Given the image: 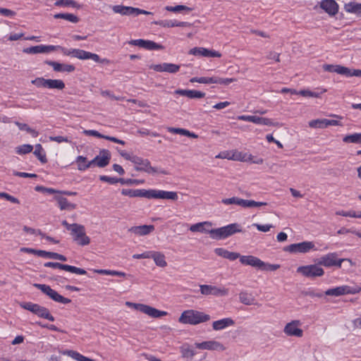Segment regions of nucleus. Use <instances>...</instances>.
I'll use <instances>...</instances> for the list:
<instances>
[{"mask_svg":"<svg viewBox=\"0 0 361 361\" xmlns=\"http://www.w3.org/2000/svg\"><path fill=\"white\" fill-rule=\"evenodd\" d=\"M56 49H60L61 52L66 56H72L77 59L81 60L86 59H92L95 62L104 63V64H109L110 61L107 59H100L99 56L97 54L91 53L89 51H86L82 49H68L66 48L60 47V46H54V45H37L34 47H27L23 49V52L30 54H36L39 53H49Z\"/></svg>","mask_w":361,"mask_h":361,"instance_id":"obj_1","label":"nucleus"},{"mask_svg":"<svg viewBox=\"0 0 361 361\" xmlns=\"http://www.w3.org/2000/svg\"><path fill=\"white\" fill-rule=\"evenodd\" d=\"M212 225V223L209 221L200 222L192 225L190 227V231L192 232L209 233L212 239L216 240L226 239L236 233H241L243 231L242 226L237 223L231 224L218 228L208 229L206 228V226L211 227Z\"/></svg>","mask_w":361,"mask_h":361,"instance_id":"obj_2","label":"nucleus"},{"mask_svg":"<svg viewBox=\"0 0 361 361\" xmlns=\"http://www.w3.org/2000/svg\"><path fill=\"white\" fill-rule=\"evenodd\" d=\"M209 319L210 316L207 314L195 310H188L181 313L178 322L184 324L197 325Z\"/></svg>","mask_w":361,"mask_h":361,"instance_id":"obj_3","label":"nucleus"},{"mask_svg":"<svg viewBox=\"0 0 361 361\" xmlns=\"http://www.w3.org/2000/svg\"><path fill=\"white\" fill-rule=\"evenodd\" d=\"M240 262L243 265H249L261 271H274L280 268L279 264H271L262 261L253 255H243L240 257Z\"/></svg>","mask_w":361,"mask_h":361,"instance_id":"obj_4","label":"nucleus"},{"mask_svg":"<svg viewBox=\"0 0 361 361\" xmlns=\"http://www.w3.org/2000/svg\"><path fill=\"white\" fill-rule=\"evenodd\" d=\"M20 305L22 308L32 312L33 314L37 315L39 317L48 319L51 322H54L55 319L47 307L41 306L38 304L27 302H22L20 304Z\"/></svg>","mask_w":361,"mask_h":361,"instance_id":"obj_5","label":"nucleus"},{"mask_svg":"<svg viewBox=\"0 0 361 361\" xmlns=\"http://www.w3.org/2000/svg\"><path fill=\"white\" fill-rule=\"evenodd\" d=\"M126 305L130 307H133L134 309L145 313L152 318H159L168 314V312L166 311H161L145 304L126 302Z\"/></svg>","mask_w":361,"mask_h":361,"instance_id":"obj_6","label":"nucleus"},{"mask_svg":"<svg viewBox=\"0 0 361 361\" xmlns=\"http://www.w3.org/2000/svg\"><path fill=\"white\" fill-rule=\"evenodd\" d=\"M130 161L135 164V169L137 171H144L147 173H156L160 172L163 174H167L166 171H159L157 168L152 166L150 161L148 159H145L135 155L132 157Z\"/></svg>","mask_w":361,"mask_h":361,"instance_id":"obj_7","label":"nucleus"},{"mask_svg":"<svg viewBox=\"0 0 361 361\" xmlns=\"http://www.w3.org/2000/svg\"><path fill=\"white\" fill-rule=\"evenodd\" d=\"M33 286L37 289L40 290L44 294L49 296L51 300L55 302L62 304H68L71 300L68 298H64L58 293L56 290L52 289L49 286L41 283H34Z\"/></svg>","mask_w":361,"mask_h":361,"instance_id":"obj_8","label":"nucleus"},{"mask_svg":"<svg viewBox=\"0 0 361 361\" xmlns=\"http://www.w3.org/2000/svg\"><path fill=\"white\" fill-rule=\"evenodd\" d=\"M348 261L351 262L350 259H339L336 252H331L321 257L318 260V264L325 267H337L341 268L342 262Z\"/></svg>","mask_w":361,"mask_h":361,"instance_id":"obj_9","label":"nucleus"},{"mask_svg":"<svg viewBox=\"0 0 361 361\" xmlns=\"http://www.w3.org/2000/svg\"><path fill=\"white\" fill-rule=\"evenodd\" d=\"M297 272L311 279L322 276L324 274V270L318 264V262L315 264L299 267Z\"/></svg>","mask_w":361,"mask_h":361,"instance_id":"obj_10","label":"nucleus"},{"mask_svg":"<svg viewBox=\"0 0 361 361\" xmlns=\"http://www.w3.org/2000/svg\"><path fill=\"white\" fill-rule=\"evenodd\" d=\"M71 234L73 235V240L79 245L85 246L90 243V238L86 235L85 228L83 225L78 224L75 226Z\"/></svg>","mask_w":361,"mask_h":361,"instance_id":"obj_11","label":"nucleus"},{"mask_svg":"<svg viewBox=\"0 0 361 361\" xmlns=\"http://www.w3.org/2000/svg\"><path fill=\"white\" fill-rule=\"evenodd\" d=\"M200 290L204 295H214L216 297L226 296L229 292L226 288L212 285H200Z\"/></svg>","mask_w":361,"mask_h":361,"instance_id":"obj_12","label":"nucleus"},{"mask_svg":"<svg viewBox=\"0 0 361 361\" xmlns=\"http://www.w3.org/2000/svg\"><path fill=\"white\" fill-rule=\"evenodd\" d=\"M361 290L360 287H350L348 286H342L334 288L328 289L325 291V295L331 296H340L345 294H355Z\"/></svg>","mask_w":361,"mask_h":361,"instance_id":"obj_13","label":"nucleus"},{"mask_svg":"<svg viewBox=\"0 0 361 361\" xmlns=\"http://www.w3.org/2000/svg\"><path fill=\"white\" fill-rule=\"evenodd\" d=\"M147 199H164L177 200L178 194L173 191H165L160 190H148Z\"/></svg>","mask_w":361,"mask_h":361,"instance_id":"obj_14","label":"nucleus"},{"mask_svg":"<svg viewBox=\"0 0 361 361\" xmlns=\"http://www.w3.org/2000/svg\"><path fill=\"white\" fill-rule=\"evenodd\" d=\"M314 247L312 242L304 241L299 243H294L284 247V250L292 253H306Z\"/></svg>","mask_w":361,"mask_h":361,"instance_id":"obj_15","label":"nucleus"},{"mask_svg":"<svg viewBox=\"0 0 361 361\" xmlns=\"http://www.w3.org/2000/svg\"><path fill=\"white\" fill-rule=\"evenodd\" d=\"M44 266L45 267H51V268H54V269H62V270L69 271L71 273H74L76 274L85 275L87 274V271L83 269L78 268V267L68 265V264H61L59 262H46L44 264Z\"/></svg>","mask_w":361,"mask_h":361,"instance_id":"obj_16","label":"nucleus"},{"mask_svg":"<svg viewBox=\"0 0 361 361\" xmlns=\"http://www.w3.org/2000/svg\"><path fill=\"white\" fill-rule=\"evenodd\" d=\"M300 324L301 323L299 320L291 321L284 326V334L288 336L301 338L303 336V331L298 327Z\"/></svg>","mask_w":361,"mask_h":361,"instance_id":"obj_17","label":"nucleus"},{"mask_svg":"<svg viewBox=\"0 0 361 361\" xmlns=\"http://www.w3.org/2000/svg\"><path fill=\"white\" fill-rule=\"evenodd\" d=\"M238 120L245 121L248 122H252L256 124H261L264 126H278V123H274L271 119L264 117H259L256 116H247L242 115L238 117Z\"/></svg>","mask_w":361,"mask_h":361,"instance_id":"obj_18","label":"nucleus"},{"mask_svg":"<svg viewBox=\"0 0 361 361\" xmlns=\"http://www.w3.org/2000/svg\"><path fill=\"white\" fill-rule=\"evenodd\" d=\"M180 68V65L171 63H163L161 64H154L149 66L150 69L157 72H166L169 73H176L178 72Z\"/></svg>","mask_w":361,"mask_h":361,"instance_id":"obj_19","label":"nucleus"},{"mask_svg":"<svg viewBox=\"0 0 361 361\" xmlns=\"http://www.w3.org/2000/svg\"><path fill=\"white\" fill-rule=\"evenodd\" d=\"M190 54L194 56H202L204 57H218L221 56V54L215 50H210L204 47H195L189 51Z\"/></svg>","mask_w":361,"mask_h":361,"instance_id":"obj_20","label":"nucleus"},{"mask_svg":"<svg viewBox=\"0 0 361 361\" xmlns=\"http://www.w3.org/2000/svg\"><path fill=\"white\" fill-rule=\"evenodd\" d=\"M319 6L330 16H334L338 12L339 6L335 0H322Z\"/></svg>","mask_w":361,"mask_h":361,"instance_id":"obj_21","label":"nucleus"},{"mask_svg":"<svg viewBox=\"0 0 361 361\" xmlns=\"http://www.w3.org/2000/svg\"><path fill=\"white\" fill-rule=\"evenodd\" d=\"M195 346L199 349L210 350H219L223 351L225 347L220 342L216 341H204L202 343H196Z\"/></svg>","mask_w":361,"mask_h":361,"instance_id":"obj_22","label":"nucleus"},{"mask_svg":"<svg viewBox=\"0 0 361 361\" xmlns=\"http://www.w3.org/2000/svg\"><path fill=\"white\" fill-rule=\"evenodd\" d=\"M44 63L51 66L54 71L56 72L71 73L73 72L75 69V67L71 64L60 63L53 61H45Z\"/></svg>","mask_w":361,"mask_h":361,"instance_id":"obj_23","label":"nucleus"},{"mask_svg":"<svg viewBox=\"0 0 361 361\" xmlns=\"http://www.w3.org/2000/svg\"><path fill=\"white\" fill-rule=\"evenodd\" d=\"M112 10L115 13H119L122 16H137L138 8L132 6H126L123 5H115L112 6Z\"/></svg>","mask_w":361,"mask_h":361,"instance_id":"obj_24","label":"nucleus"},{"mask_svg":"<svg viewBox=\"0 0 361 361\" xmlns=\"http://www.w3.org/2000/svg\"><path fill=\"white\" fill-rule=\"evenodd\" d=\"M94 158L97 159L96 166L104 168L109 164L111 153L108 149H103L99 151V155L96 156Z\"/></svg>","mask_w":361,"mask_h":361,"instance_id":"obj_25","label":"nucleus"},{"mask_svg":"<svg viewBox=\"0 0 361 361\" xmlns=\"http://www.w3.org/2000/svg\"><path fill=\"white\" fill-rule=\"evenodd\" d=\"M54 200L57 202L58 207L61 210L71 211L75 209L77 207L75 204L70 202L67 198L62 195H56Z\"/></svg>","mask_w":361,"mask_h":361,"instance_id":"obj_26","label":"nucleus"},{"mask_svg":"<svg viewBox=\"0 0 361 361\" xmlns=\"http://www.w3.org/2000/svg\"><path fill=\"white\" fill-rule=\"evenodd\" d=\"M174 93L176 94H180V95H182V96L188 97V98H190V99L203 98L205 96V93L204 92H200V91H197V90H180V89H178V90H176L174 92Z\"/></svg>","mask_w":361,"mask_h":361,"instance_id":"obj_27","label":"nucleus"},{"mask_svg":"<svg viewBox=\"0 0 361 361\" xmlns=\"http://www.w3.org/2000/svg\"><path fill=\"white\" fill-rule=\"evenodd\" d=\"M154 230L153 225H142L133 226L128 229L129 232L133 233L138 235H145L149 234Z\"/></svg>","mask_w":361,"mask_h":361,"instance_id":"obj_28","label":"nucleus"},{"mask_svg":"<svg viewBox=\"0 0 361 361\" xmlns=\"http://www.w3.org/2000/svg\"><path fill=\"white\" fill-rule=\"evenodd\" d=\"M235 322L232 318L227 317L224 318L217 321H214L212 323V328L215 331H220L226 329L228 326L234 325Z\"/></svg>","mask_w":361,"mask_h":361,"instance_id":"obj_29","label":"nucleus"},{"mask_svg":"<svg viewBox=\"0 0 361 361\" xmlns=\"http://www.w3.org/2000/svg\"><path fill=\"white\" fill-rule=\"evenodd\" d=\"M214 252L217 255L231 261H234L238 258L240 259V257H241V255L238 252H230L224 248L221 247L216 248L214 250Z\"/></svg>","mask_w":361,"mask_h":361,"instance_id":"obj_30","label":"nucleus"},{"mask_svg":"<svg viewBox=\"0 0 361 361\" xmlns=\"http://www.w3.org/2000/svg\"><path fill=\"white\" fill-rule=\"evenodd\" d=\"M121 194L126 196H128L130 197H145L147 198L148 190L145 189H123L121 190Z\"/></svg>","mask_w":361,"mask_h":361,"instance_id":"obj_31","label":"nucleus"},{"mask_svg":"<svg viewBox=\"0 0 361 361\" xmlns=\"http://www.w3.org/2000/svg\"><path fill=\"white\" fill-rule=\"evenodd\" d=\"M323 69L327 72L336 73L343 75L349 73L347 67L341 65L324 64Z\"/></svg>","mask_w":361,"mask_h":361,"instance_id":"obj_32","label":"nucleus"},{"mask_svg":"<svg viewBox=\"0 0 361 361\" xmlns=\"http://www.w3.org/2000/svg\"><path fill=\"white\" fill-rule=\"evenodd\" d=\"M344 9L347 13H354L361 17V4L355 2L345 4Z\"/></svg>","mask_w":361,"mask_h":361,"instance_id":"obj_33","label":"nucleus"},{"mask_svg":"<svg viewBox=\"0 0 361 361\" xmlns=\"http://www.w3.org/2000/svg\"><path fill=\"white\" fill-rule=\"evenodd\" d=\"M151 258L154 261L157 266L160 267H165L167 266V263L165 260V256L160 252L152 251Z\"/></svg>","mask_w":361,"mask_h":361,"instance_id":"obj_34","label":"nucleus"},{"mask_svg":"<svg viewBox=\"0 0 361 361\" xmlns=\"http://www.w3.org/2000/svg\"><path fill=\"white\" fill-rule=\"evenodd\" d=\"M168 131L171 133L179 134L181 135L187 136L192 138H197L198 135L194 133L189 131L188 130L180 128L169 127Z\"/></svg>","mask_w":361,"mask_h":361,"instance_id":"obj_35","label":"nucleus"},{"mask_svg":"<svg viewBox=\"0 0 361 361\" xmlns=\"http://www.w3.org/2000/svg\"><path fill=\"white\" fill-rule=\"evenodd\" d=\"M47 88L62 90L65 88V83L62 80L47 79Z\"/></svg>","mask_w":361,"mask_h":361,"instance_id":"obj_36","label":"nucleus"},{"mask_svg":"<svg viewBox=\"0 0 361 361\" xmlns=\"http://www.w3.org/2000/svg\"><path fill=\"white\" fill-rule=\"evenodd\" d=\"M56 19L61 18L73 23H77L79 22V18L72 13H56L54 16Z\"/></svg>","mask_w":361,"mask_h":361,"instance_id":"obj_37","label":"nucleus"},{"mask_svg":"<svg viewBox=\"0 0 361 361\" xmlns=\"http://www.w3.org/2000/svg\"><path fill=\"white\" fill-rule=\"evenodd\" d=\"M239 300L240 302L246 305H250L254 304L255 300V298L247 292H241L239 294Z\"/></svg>","mask_w":361,"mask_h":361,"instance_id":"obj_38","label":"nucleus"},{"mask_svg":"<svg viewBox=\"0 0 361 361\" xmlns=\"http://www.w3.org/2000/svg\"><path fill=\"white\" fill-rule=\"evenodd\" d=\"M33 153L42 163L45 164L47 162V159L44 152V149L40 144L35 145V151Z\"/></svg>","mask_w":361,"mask_h":361,"instance_id":"obj_39","label":"nucleus"},{"mask_svg":"<svg viewBox=\"0 0 361 361\" xmlns=\"http://www.w3.org/2000/svg\"><path fill=\"white\" fill-rule=\"evenodd\" d=\"M343 141L345 143L361 144V133L347 135L343 138Z\"/></svg>","mask_w":361,"mask_h":361,"instance_id":"obj_40","label":"nucleus"},{"mask_svg":"<svg viewBox=\"0 0 361 361\" xmlns=\"http://www.w3.org/2000/svg\"><path fill=\"white\" fill-rule=\"evenodd\" d=\"M66 354L77 361H95L74 350H68Z\"/></svg>","mask_w":361,"mask_h":361,"instance_id":"obj_41","label":"nucleus"},{"mask_svg":"<svg viewBox=\"0 0 361 361\" xmlns=\"http://www.w3.org/2000/svg\"><path fill=\"white\" fill-rule=\"evenodd\" d=\"M309 126L312 128H325L326 126V118L314 119L309 122Z\"/></svg>","mask_w":361,"mask_h":361,"instance_id":"obj_42","label":"nucleus"},{"mask_svg":"<svg viewBox=\"0 0 361 361\" xmlns=\"http://www.w3.org/2000/svg\"><path fill=\"white\" fill-rule=\"evenodd\" d=\"M16 125L18 127L20 130H25L29 133L33 137H37L38 136V132L35 129H32L29 127V126L26 123H23L20 122H16Z\"/></svg>","mask_w":361,"mask_h":361,"instance_id":"obj_43","label":"nucleus"},{"mask_svg":"<svg viewBox=\"0 0 361 361\" xmlns=\"http://www.w3.org/2000/svg\"><path fill=\"white\" fill-rule=\"evenodd\" d=\"M180 353L182 357L185 358H192L195 355V351L188 345H183L180 348Z\"/></svg>","mask_w":361,"mask_h":361,"instance_id":"obj_44","label":"nucleus"},{"mask_svg":"<svg viewBox=\"0 0 361 361\" xmlns=\"http://www.w3.org/2000/svg\"><path fill=\"white\" fill-rule=\"evenodd\" d=\"M147 50H159L163 49L164 47L151 40H145L144 47Z\"/></svg>","mask_w":361,"mask_h":361,"instance_id":"obj_45","label":"nucleus"},{"mask_svg":"<svg viewBox=\"0 0 361 361\" xmlns=\"http://www.w3.org/2000/svg\"><path fill=\"white\" fill-rule=\"evenodd\" d=\"M166 10L168 11L177 13V12L182 11H186L188 12H190L192 10V8L188 7L186 6H184V5H177L175 6H167L166 7Z\"/></svg>","mask_w":361,"mask_h":361,"instance_id":"obj_46","label":"nucleus"},{"mask_svg":"<svg viewBox=\"0 0 361 361\" xmlns=\"http://www.w3.org/2000/svg\"><path fill=\"white\" fill-rule=\"evenodd\" d=\"M96 273L106 275L117 276H125L126 274L122 271L107 270V269H97L94 270Z\"/></svg>","mask_w":361,"mask_h":361,"instance_id":"obj_47","label":"nucleus"},{"mask_svg":"<svg viewBox=\"0 0 361 361\" xmlns=\"http://www.w3.org/2000/svg\"><path fill=\"white\" fill-rule=\"evenodd\" d=\"M33 147L31 145H23L16 147V152L18 154H25L30 153L32 151Z\"/></svg>","mask_w":361,"mask_h":361,"instance_id":"obj_48","label":"nucleus"},{"mask_svg":"<svg viewBox=\"0 0 361 361\" xmlns=\"http://www.w3.org/2000/svg\"><path fill=\"white\" fill-rule=\"evenodd\" d=\"M236 80V78H221L216 76L214 77V83L224 85H228L231 82H235Z\"/></svg>","mask_w":361,"mask_h":361,"instance_id":"obj_49","label":"nucleus"},{"mask_svg":"<svg viewBox=\"0 0 361 361\" xmlns=\"http://www.w3.org/2000/svg\"><path fill=\"white\" fill-rule=\"evenodd\" d=\"M54 5L56 6H72L76 7L77 3L73 0H57Z\"/></svg>","mask_w":361,"mask_h":361,"instance_id":"obj_50","label":"nucleus"},{"mask_svg":"<svg viewBox=\"0 0 361 361\" xmlns=\"http://www.w3.org/2000/svg\"><path fill=\"white\" fill-rule=\"evenodd\" d=\"M31 83L37 87L47 88V79L44 78H37L31 81Z\"/></svg>","mask_w":361,"mask_h":361,"instance_id":"obj_51","label":"nucleus"},{"mask_svg":"<svg viewBox=\"0 0 361 361\" xmlns=\"http://www.w3.org/2000/svg\"><path fill=\"white\" fill-rule=\"evenodd\" d=\"M35 190L37 192H47L49 194H57L58 190L51 188H46L42 185H37Z\"/></svg>","mask_w":361,"mask_h":361,"instance_id":"obj_52","label":"nucleus"},{"mask_svg":"<svg viewBox=\"0 0 361 361\" xmlns=\"http://www.w3.org/2000/svg\"><path fill=\"white\" fill-rule=\"evenodd\" d=\"M76 163L78 164V169L79 171H85L87 169H82L81 167L82 166H85V165L87 164V158L83 157V156H78L77 158H76Z\"/></svg>","mask_w":361,"mask_h":361,"instance_id":"obj_53","label":"nucleus"},{"mask_svg":"<svg viewBox=\"0 0 361 361\" xmlns=\"http://www.w3.org/2000/svg\"><path fill=\"white\" fill-rule=\"evenodd\" d=\"M298 94H300L303 97H319V93L312 92L308 90H300L298 92Z\"/></svg>","mask_w":361,"mask_h":361,"instance_id":"obj_54","label":"nucleus"},{"mask_svg":"<svg viewBox=\"0 0 361 361\" xmlns=\"http://www.w3.org/2000/svg\"><path fill=\"white\" fill-rule=\"evenodd\" d=\"M83 133L86 135L94 136L99 138H104L106 140V135H102L95 130H85Z\"/></svg>","mask_w":361,"mask_h":361,"instance_id":"obj_55","label":"nucleus"},{"mask_svg":"<svg viewBox=\"0 0 361 361\" xmlns=\"http://www.w3.org/2000/svg\"><path fill=\"white\" fill-rule=\"evenodd\" d=\"M221 202L224 204H237L239 205L240 198L237 197H233L231 198H226L221 200Z\"/></svg>","mask_w":361,"mask_h":361,"instance_id":"obj_56","label":"nucleus"},{"mask_svg":"<svg viewBox=\"0 0 361 361\" xmlns=\"http://www.w3.org/2000/svg\"><path fill=\"white\" fill-rule=\"evenodd\" d=\"M302 294L305 296H310L312 298H314V297L322 298L323 296L322 293L317 292L314 290H309L303 291Z\"/></svg>","mask_w":361,"mask_h":361,"instance_id":"obj_57","label":"nucleus"},{"mask_svg":"<svg viewBox=\"0 0 361 361\" xmlns=\"http://www.w3.org/2000/svg\"><path fill=\"white\" fill-rule=\"evenodd\" d=\"M154 24L164 27H173V21L172 20H157L153 22Z\"/></svg>","mask_w":361,"mask_h":361,"instance_id":"obj_58","label":"nucleus"},{"mask_svg":"<svg viewBox=\"0 0 361 361\" xmlns=\"http://www.w3.org/2000/svg\"><path fill=\"white\" fill-rule=\"evenodd\" d=\"M99 180L103 182L109 183V184H115L118 183L117 178L109 177L107 176H100Z\"/></svg>","mask_w":361,"mask_h":361,"instance_id":"obj_59","label":"nucleus"},{"mask_svg":"<svg viewBox=\"0 0 361 361\" xmlns=\"http://www.w3.org/2000/svg\"><path fill=\"white\" fill-rule=\"evenodd\" d=\"M56 252H47L45 250H39L38 252V256L41 257H46V258H50V259H54Z\"/></svg>","mask_w":361,"mask_h":361,"instance_id":"obj_60","label":"nucleus"},{"mask_svg":"<svg viewBox=\"0 0 361 361\" xmlns=\"http://www.w3.org/2000/svg\"><path fill=\"white\" fill-rule=\"evenodd\" d=\"M49 140L51 141H54L58 143H61V142H71V140H69L68 137H63V136H51V137H49Z\"/></svg>","mask_w":361,"mask_h":361,"instance_id":"obj_61","label":"nucleus"},{"mask_svg":"<svg viewBox=\"0 0 361 361\" xmlns=\"http://www.w3.org/2000/svg\"><path fill=\"white\" fill-rule=\"evenodd\" d=\"M253 226H255L258 231L262 232H267L270 230L271 228L273 227V226L270 224L261 225L258 224H254Z\"/></svg>","mask_w":361,"mask_h":361,"instance_id":"obj_62","label":"nucleus"},{"mask_svg":"<svg viewBox=\"0 0 361 361\" xmlns=\"http://www.w3.org/2000/svg\"><path fill=\"white\" fill-rule=\"evenodd\" d=\"M0 14L7 17H11L16 15V12L8 8H0Z\"/></svg>","mask_w":361,"mask_h":361,"instance_id":"obj_63","label":"nucleus"},{"mask_svg":"<svg viewBox=\"0 0 361 361\" xmlns=\"http://www.w3.org/2000/svg\"><path fill=\"white\" fill-rule=\"evenodd\" d=\"M348 73L345 74L347 77L356 76L361 77V70L359 69H350L348 68Z\"/></svg>","mask_w":361,"mask_h":361,"instance_id":"obj_64","label":"nucleus"}]
</instances>
